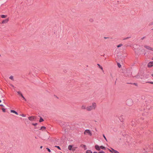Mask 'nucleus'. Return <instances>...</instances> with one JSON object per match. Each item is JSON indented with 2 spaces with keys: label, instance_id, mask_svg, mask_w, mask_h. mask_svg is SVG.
I'll return each instance as SVG.
<instances>
[{
  "label": "nucleus",
  "instance_id": "f257e3e1",
  "mask_svg": "<svg viewBox=\"0 0 153 153\" xmlns=\"http://www.w3.org/2000/svg\"><path fill=\"white\" fill-rule=\"evenodd\" d=\"M96 107V103L95 102H93L91 105L87 107V111H89L94 110L95 109Z\"/></svg>",
  "mask_w": 153,
  "mask_h": 153
},
{
  "label": "nucleus",
  "instance_id": "f03ea898",
  "mask_svg": "<svg viewBox=\"0 0 153 153\" xmlns=\"http://www.w3.org/2000/svg\"><path fill=\"white\" fill-rule=\"evenodd\" d=\"M95 148L97 151L100 150V149H102L103 150H105V147L103 146H99L97 145H96L95 146Z\"/></svg>",
  "mask_w": 153,
  "mask_h": 153
},
{
  "label": "nucleus",
  "instance_id": "7ed1b4c3",
  "mask_svg": "<svg viewBox=\"0 0 153 153\" xmlns=\"http://www.w3.org/2000/svg\"><path fill=\"white\" fill-rule=\"evenodd\" d=\"M60 125V126L62 127V128L64 129L65 131L66 130L65 128L66 126H67L68 128L70 127V126L68 125V124L66 123H62Z\"/></svg>",
  "mask_w": 153,
  "mask_h": 153
},
{
  "label": "nucleus",
  "instance_id": "20e7f679",
  "mask_svg": "<svg viewBox=\"0 0 153 153\" xmlns=\"http://www.w3.org/2000/svg\"><path fill=\"white\" fill-rule=\"evenodd\" d=\"M126 103L128 106H131L133 104V101L131 99L127 100L126 101Z\"/></svg>",
  "mask_w": 153,
  "mask_h": 153
},
{
  "label": "nucleus",
  "instance_id": "39448f33",
  "mask_svg": "<svg viewBox=\"0 0 153 153\" xmlns=\"http://www.w3.org/2000/svg\"><path fill=\"white\" fill-rule=\"evenodd\" d=\"M88 134L90 136H91L92 135L91 132V131L88 129H86V130L84 132V134Z\"/></svg>",
  "mask_w": 153,
  "mask_h": 153
},
{
  "label": "nucleus",
  "instance_id": "423d86ee",
  "mask_svg": "<svg viewBox=\"0 0 153 153\" xmlns=\"http://www.w3.org/2000/svg\"><path fill=\"white\" fill-rule=\"evenodd\" d=\"M153 66V61L150 62L147 64V66L148 68H151Z\"/></svg>",
  "mask_w": 153,
  "mask_h": 153
},
{
  "label": "nucleus",
  "instance_id": "0eeeda50",
  "mask_svg": "<svg viewBox=\"0 0 153 153\" xmlns=\"http://www.w3.org/2000/svg\"><path fill=\"white\" fill-rule=\"evenodd\" d=\"M28 119L30 121H33L36 119V117H35L32 116L29 117Z\"/></svg>",
  "mask_w": 153,
  "mask_h": 153
},
{
  "label": "nucleus",
  "instance_id": "6e6552de",
  "mask_svg": "<svg viewBox=\"0 0 153 153\" xmlns=\"http://www.w3.org/2000/svg\"><path fill=\"white\" fill-rule=\"evenodd\" d=\"M144 47L146 48V49H148V50H152V48L150 47V46H147V45H144Z\"/></svg>",
  "mask_w": 153,
  "mask_h": 153
},
{
  "label": "nucleus",
  "instance_id": "1a4fd4ad",
  "mask_svg": "<svg viewBox=\"0 0 153 153\" xmlns=\"http://www.w3.org/2000/svg\"><path fill=\"white\" fill-rule=\"evenodd\" d=\"M81 109L82 110H85L86 109L87 110V107L85 105H83L81 106Z\"/></svg>",
  "mask_w": 153,
  "mask_h": 153
},
{
  "label": "nucleus",
  "instance_id": "9d476101",
  "mask_svg": "<svg viewBox=\"0 0 153 153\" xmlns=\"http://www.w3.org/2000/svg\"><path fill=\"white\" fill-rule=\"evenodd\" d=\"M123 115H120V117L119 118V120H120V121L121 122H123Z\"/></svg>",
  "mask_w": 153,
  "mask_h": 153
},
{
  "label": "nucleus",
  "instance_id": "9b49d317",
  "mask_svg": "<svg viewBox=\"0 0 153 153\" xmlns=\"http://www.w3.org/2000/svg\"><path fill=\"white\" fill-rule=\"evenodd\" d=\"M9 21L8 19H6L3 20L2 22V23H7Z\"/></svg>",
  "mask_w": 153,
  "mask_h": 153
},
{
  "label": "nucleus",
  "instance_id": "f8f14e48",
  "mask_svg": "<svg viewBox=\"0 0 153 153\" xmlns=\"http://www.w3.org/2000/svg\"><path fill=\"white\" fill-rule=\"evenodd\" d=\"M10 112L11 113H15L16 114V115L18 114V113L16 111L13 110H11Z\"/></svg>",
  "mask_w": 153,
  "mask_h": 153
},
{
  "label": "nucleus",
  "instance_id": "ddd939ff",
  "mask_svg": "<svg viewBox=\"0 0 153 153\" xmlns=\"http://www.w3.org/2000/svg\"><path fill=\"white\" fill-rule=\"evenodd\" d=\"M111 149L112 150V151H111V150H110V149H108L110 152H111L113 153V152H114V153H115V152H116V150H114V149H113L112 148H111Z\"/></svg>",
  "mask_w": 153,
  "mask_h": 153
},
{
  "label": "nucleus",
  "instance_id": "4468645a",
  "mask_svg": "<svg viewBox=\"0 0 153 153\" xmlns=\"http://www.w3.org/2000/svg\"><path fill=\"white\" fill-rule=\"evenodd\" d=\"M72 146L70 145L68 146V149L69 150H72Z\"/></svg>",
  "mask_w": 153,
  "mask_h": 153
},
{
  "label": "nucleus",
  "instance_id": "2eb2a0df",
  "mask_svg": "<svg viewBox=\"0 0 153 153\" xmlns=\"http://www.w3.org/2000/svg\"><path fill=\"white\" fill-rule=\"evenodd\" d=\"M44 120L42 118V117H40V119L39 120V122L41 123Z\"/></svg>",
  "mask_w": 153,
  "mask_h": 153
},
{
  "label": "nucleus",
  "instance_id": "dca6fc26",
  "mask_svg": "<svg viewBox=\"0 0 153 153\" xmlns=\"http://www.w3.org/2000/svg\"><path fill=\"white\" fill-rule=\"evenodd\" d=\"M46 129V127L45 126H42L41 127V128L40 129V130H44Z\"/></svg>",
  "mask_w": 153,
  "mask_h": 153
},
{
  "label": "nucleus",
  "instance_id": "f3484780",
  "mask_svg": "<svg viewBox=\"0 0 153 153\" xmlns=\"http://www.w3.org/2000/svg\"><path fill=\"white\" fill-rule=\"evenodd\" d=\"M1 16L2 18H4L6 17L7 16L4 15H1Z\"/></svg>",
  "mask_w": 153,
  "mask_h": 153
},
{
  "label": "nucleus",
  "instance_id": "a211bd4d",
  "mask_svg": "<svg viewBox=\"0 0 153 153\" xmlns=\"http://www.w3.org/2000/svg\"><path fill=\"white\" fill-rule=\"evenodd\" d=\"M86 153H92V152L91 151L88 150L86 151Z\"/></svg>",
  "mask_w": 153,
  "mask_h": 153
},
{
  "label": "nucleus",
  "instance_id": "6ab92c4d",
  "mask_svg": "<svg viewBox=\"0 0 153 153\" xmlns=\"http://www.w3.org/2000/svg\"><path fill=\"white\" fill-rule=\"evenodd\" d=\"M9 79H11V80H14V79H13V76H11L10 77H9Z\"/></svg>",
  "mask_w": 153,
  "mask_h": 153
},
{
  "label": "nucleus",
  "instance_id": "aec40b11",
  "mask_svg": "<svg viewBox=\"0 0 153 153\" xmlns=\"http://www.w3.org/2000/svg\"><path fill=\"white\" fill-rule=\"evenodd\" d=\"M117 65L119 68H120L121 67V65L118 62L117 63Z\"/></svg>",
  "mask_w": 153,
  "mask_h": 153
},
{
  "label": "nucleus",
  "instance_id": "412c9836",
  "mask_svg": "<svg viewBox=\"0 0 153 153\" xmlns=\"http://www.w3.org/2000/svg\"><path fill=\"white\" fill-rule=\"evenodd\" d=\"M99 66V67L102 70H103V68L102 66H101L99 64H97Z\"/></svg>",
  "mask_w": 153,
  "mask_h": 153
},
{
  "label": "nucleus",
  "instance_id": "4be33fe9",
  "mask_svg": "<svg viewBox=\"0 0 153 153\" xmlns=\"http://www.w3.org/2000/svg\"><path fill=\"white\" fill-rule=\"evenodd\" d=\"M123 44H120L119 45H118L117 46V48H119L120 47H121V46H123Z\"/></svg>",
  "mask_w": 153,
  "mask_h": 153
},
{
  "label": "nucleus",
  "instance_id": "5701e85b",
  "mask_svg": "<svg viewBox=\"0 0 153 153\" xmlns=\"http://www.w3.org/2000/svg\"><path fill=\"white\" fill-rule=\"evenodd\" d=\"M135 124V122L134 121H132L131 122V125L132 126H134Z\"/></svg>",
  "mask_w": 153,
  "mask_h": 153
},
{
  "label": "nucleus",
  "instance_id": "b1692460",
  "mask_svg": "<svg viewBox=\"0 0 153 153\" xmlns=\"http://www.w3.org/2000/svg\"><path fill=\"white\" fill-rule=\"evenodd\" d=\"M21 96L25 100V101H26V99H25V97L23 96V95L22 94H21Z\"/></svg>",
  "mask_w": 153,
  "mask_h": 153
},
{
  "label": "nucleus",
  "instance_id": "393cba45",
  "mask_svg": "<svg viewBox=\"0 0 153 153\" xmlns=\"http://www.w3.org/2000/svg\"><path fill=\"white\" fill-rule=\"evenodd\" d=\"M1 109L4 112H6V109H5L4 108H1Z\"/></svg>",
  "mask_w": 153,
  "mask_h": 153
},
{
  "label": "nucleus",
  "instance_id": "a878e982",
  "mask_svg": "<svg viewBox=\"0 0 153 153\" xmlns=\"http://www.w3.org/2000/svg\"><path fill=\"white\" fill-rule=\"evenodd\" d=\"M55 147L57 148L59 150L61 149H60V147L59 146H55Z\"/></svg>",
  "mask_w": 153,
  "mask_h": 153
},
{
  "label": "nucleus",
  "instance_id": "bb28decb",
  "mask_svg": "<svg viewBox=\"0 0 153 153\" xmlns=\"http://www.w3.org/2000/svg\"><path fill=\"white\" fill-rule=\"evenodd\" d=\"M46 149H47L48 151L49 152H51V150L49 148H47Z\"/></svg>",
  "mask_w": 153,
  "mask_h": 153
},
{
  "label": "nucleus",
  "instance_id": "cd10ccee",
  "mask_svg": "<svg viewBox=\"0 0 153 153\" xmlns=\"http://www.w3.org/2000/svg\"><path fill=\"white\" fill-rule=\"evenodd\" d=\"M17 93H18V94H19L20 95H21V94H22L21 93V92H20V91H18V92H17Z\"/></svg>",
  "mask_w": 153,
  "mask_h": 153
},
{
  "label": "nucleus",
  "instance_id": "c85d7f7f",
  "mask_svg": "<svg viewBox=\"0 0 153 153\" xmlns=\"http://www.w3.org/2000/svg\"><path fill=\"white\" fill-rule=\"evenodd\" d=\"M103 137H104V139L105 140H106V141H107V139H106V137H105V135H104V134H103Z\"/></svg>",
  "mask_w": 153,
  "mask_h": 153
},
{
  "label": "nucleus",
  "instance_id": "c756f323",
  "mask_svg": "<svg viewBox=\"0 0 153 153\" xmlns=\"http://www.w3.org/2000/svg\"><path fill=\"white\" fill-rule=\"evenodd\" d=\"M99 153H105L103 151L101 150L99 152Z\"/></svg>",
  "mask_w": 153,
  "mask_h": 153
},
{
  "label": "nucleus",
  "instance_id": "7c9ffc66",
  "mask_svg": "<svg viewBox=\"0 0 153 153\" xmlns=\"http://www.w3.org/2000/svg\"><path fill=\"white\" fill-rule=\"evenodd\" d=\"M34 126H36V125H37V123H32V124Z\"/></svg>",
  "mask_w": 153,
  "mask_h": 153
},
{
  "label": "nucleus",
  "instance_id": "2f4dec72",
  "mask_svg": "<svg viewBox=\"0 0 153 153\" xmlns=\"http://www.w3.org/2000/svg\"><path fill=\"white\" fill-rule=\"evenodd\" d=\"M89 21L91 22H92L93 21V19H89Z\"/></svg>",
  "mask_w": 153,
  "mask_h": 153
},
{
  "label": "nucleus",
  "instance_id": "473e14b6",
  "mask_svg": "<svg viewBox=\"0 0 153 153\" xmlns=\"http://www.w3.org/2000/svg\"><path fill=\"white\" fill-rule=\"evenodd\" d=\"M20 115L23 117H25V115L24 114H21Z\"/></svg>",
  "mask_w": 153,
  "mask_h": 153
},
{
  "label": "nucleus",
  "instance_id": "72a5a7b5",
  "mask_svg": "<svg viewBox=\"0 0 153 153\" xmlns=\"http://www.w3.org/2000/svg\"><path fill=\"white\" fill-rule=\"evenodd\" d=\"M130 38V37H126V38H124V39H123V40H126V39H128L129 38Z\"/></svg>",
  "mask_w": 153,
  "mask_h": 153
},
{
  "label": "nucleus",
  "instance_id": "f704fd0d",
  "mask_svg": "<svg viewBox=\"0 0 153 153\" xmlns=\"http://www.w3.org/2000/svg\"><path fill=\"white\" fill-rule=\"evenodd\" d=\"M148 82L151 84H153V82Z\"/></svg>",
  "mask_w": 153,
  "mask_h": 153
},
{
  "label": "nucleus",
  "instance_id": "c9c22d12",
  "mask_svg": "<svg viewBox=\"0 0 153 153\" xmlns=\"http://www.w3.org/2000/svg\"><path fill=\"white\" fill-rule=\"evenodd\" d=\"M83 146L84 148L85 149H86V146L85 145H83Z\"/></svg>",
  "mask_w": 153,
  "mask_h": 153
},
{
  "label": "nucleus",
  "instance_id": "e433bc0d",
  "mask_svg": "<svg viewBox=\"0 0 153 153\" xmlns=\"http://www.w3.org/2000/svg\"><path fill=\"white\" fill-rule=\"evenodd\" d=\"M145 36L143 37L141 39L142 40H143V39L145 38Z\"/></svg>",
  "mask_w": 153,
  "mask_h": 153
},
{
  "label": "nucleus",
  "instance_id": "4c0bfd02",
  "mask_svg": "<svg viewBox=\"0 0 153 153\" xmlns=\"http://www.w3.org/2000/svg\"><path fill=\"white\" fill-rule=\"evenodd\" d=\"M133 84H134V85H137V83H133Z\"/></svg>",
  "mask_w": 153,
  "mask_h": 153
},
{
  "label": "nucleus",
  "instance_id": "58836bf2",
  "mask_svg": "<svg viewBox=\"0 0 153 153\" xmlns=\"http://www.w3.org/2000/svg\"><path fill=\"white\" fill-rule=\"evenodd\" d=\"M115 153H119L118 151H116V152H115Z\"/></svg>",
  "mask_w": 153,
  "mask_h": 153
},
{
  "label": "nucleus",
  "instance_id": "ea45409f",
  "mask_svg": "<svg viewBox=\"0 0 153 153\" xmlns=\"http://www.w3.org/2000/svg\"><path fill=\"white\" fill-rule=\"evenodd\" d=\"M0 106H4V105H3L2 104H0Z\"/></svg>",
  "mask_w": 153,
  "mask_h": 153
},
{
  "label": "nucleus",
  "instance_id": "a19ab883",
  "mask_svg": "<svg viewBox=\"0 0 153 153\" xmlns=\"http://www.w3.org/2000/svg\"><path fill=\"white\" fill-rule=\"evenodd\" d=\"M72 150H75V148H73L72 149Z\"/></svg>",
  "mask_w": 153,
  "mask_h": 153
},
{
  "label": "nucleus",
  "instance_id": "79ce46f5",
  "mask_svg": "<svg viewBox=\"0 0 153 153\" xmlns=\"http://www.w3.org/2000/svg\"><path fill=\"white\" fill-rule=\"evenodd\" d=\"M93 153H98L97 152H93Z\"/></svg>",
  "mask_w": 153,
  "mask_h": 153
},
{
  "label": "nucleus",
  "instance_id": "37998d69",
  "mask_svg": "<svg viewBox=\"0 0 153 153\" xmlns=\"http://www.w3.org/2000/svg\"><path fill=\"white\" fill-rule=\"evenodd\" d=\"M107 38H108L106 37H104V38L105 39H106Z\"/></svg>",
  "mask_w": 153,
  "mask_h": 153
},
{
  "label": "nucleus",
  "instance_id": "c03bdc74",
  "mask_svg": "<svg viewBox=\"0 0 153 153\" xmlns=\"http://www.w3.org/2000/svg\"><path fill=\"white\" fill-rule=\"evenodd\" d=\"M11 86L12 87H14V86L13 85H11Z\"/></svg>",
  "mask_w": 153,
  "mask_h": 153
},
{
  "label": "nucleus",
  "instance_id": "a18cd8bd",
  "mask_svg": "<svg viewBox=\"0 0 153 153\" xmlns=\"http://www.w3.org/2000/svg\"><path fill=\"white\" fill-rule=\"evenodd\" d=\"M151 76L153 77V74H152Z\"/></svg>",
  "mask_w": 153,
  "mask_h": 153
},
{
  "label": "nucleus",
  "instance_id": "49530a36",
  "mask_svg": "<svg viewBox=\"0 0 153 153\" xmlns=\"http://www.w3.org/2000/svg\"><path fill=\"white\" fill-rule=\"evenodd\" d=\"M42 146H41L40 147V148L41 149H42Z\"/></svg>",
  "mask_w": 153,
  "mask_h": 153
},
{
  "label": "nucleus",
  "instance_id": "de8ad7c7",
  "mask_svg": "<svg viewBox=\"0 0 153 153\" xmlns=\"http://www.w3.org/2000/svg\"><path fill=\"white\" fill-rule=\"evenodd\" d=\"M151 51H153V48H152V50Z\"/></svg>",
  "mask_w": 153,
  "mask_h": 153
},
{
  "label": "nucleus",
  "instance_id": "09e8293b",
  "mask_svg": "<svg viewBox=\"0 0 153 153\" xmlns=\"http://www.w3.org/2000/svg\"><path fill=\"white\" fill-rule=\"evenodd\" d=\"M1 102V100H0V103Z\"/></svg>",
  "mask_w": 153,
  "mask_h": 153
},
{
  "label": "nucleus",
  "instance_id": "8fccbe9b",
  "mask_svg": "<svg viewBox=\"0 0 153 153\" xmlns=\"http://www.w3.org/2000/svg\"><path fill=\"white\" fill-rule=\"evenodd\" d=\"M146 54V53H145L144 54V55H145V54Z\"/></svg>",
  "mask_w": 153,
  "mask_h": 153
},
{
  "label": "nucleus",
  "instance_id": "3c124183",
  "mask_svg": "<svg viewBox=\"0 0 153 153\" xmlns=\"http://www.w3.org/2000/svg\"><path fill=\"white\" fill-rule=\"evenodd\" d=\"M152 59L153 60V58Z\"/></svg>",
  "mask_w": 153,
  "mask_h": 153
},
{
  "label": "nucleus",
  "instance_id": "603ef678",
  "mask_svg": "<svg viewBox=\"0 0 153 153\" xmlns=\"http://www.w3.org/2000/svg\"><path fill=\"white\" fill-rule=\"evenodd\" d=\"M1 56V55L0 54V56Z\"/></svg>",
  "mask_w": 153,
  "mask_h": 153
},
{
  "label": "nucleus",
  "instance_id": "864d4df0",
  "mask_svg": "<svg viewBox=\"0 0 153 153\" xmlns=\"http://www.w3.org/2000/svg\"><path fill=\"white\" fill-rule=\"evenodd\" d=\"M111 75H112V74H111Z\"/></svg>",
  "mask_w": 153,
  "mask_h": 153
},
{
  "label": "nucleus",
  "instance_id": "5fc2aeb1",
  "mask_svg": "<svg viewBox=\"0 0 153 153\" xmlns=\"http://www.w3.org/2000/svg\"><path fill=\"white\" fill-rule=\"evenodd\" d=\"M61 153H62V152Z\"/></svg>",
  "mask_w": 153,
  "mask_h": 153
}]
</instances>
